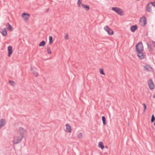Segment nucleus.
Masks as SVG:
<instances>
[{"label": "nucleus", "instance_id": "obj_11", "mask_svg": "<svg viewBox=\"0 0 155 155\" xmlns=\"http://www.w3.org/2000/svg\"><path fill=\"white\" fill-rule=\"evenodd\" d=\"M8 56L10 57L13 53L12 47V46H9L8 47Z\"/></svg>", "mask_w": 155, "mask_h": 155}, {"label": "nucleus", "instance_id": "obj_19", "mask_svg": "<svg viewBox=\"0 0 155 155\" xmlns=\"http://www.w3.org/2000/svg\"><path fill=\"white\" fill-rule=\"evenodd\" d=\"M144 68L147 71H150L153 69L152 68L148 65L144 66Z\"/></svg>", "mask_w": 155, "mask_h": 155}, {"label": "nucleus", "instance_id": "obj_33", "mask_svg": "<svg viewBox=\"0 0 155 155\" xmlns=\"http://www.w3.org/2000/svg\"><path fill=\"white\" fill-rule=\"evenodd\" d=\"M65 38L66 40H68V34H66V35L65 36Z\"/></svg>", "mask_w": 155, "mask_h": 155}, {"label": "nucleus", "instance_id": "obj_32", "mask_svg": "<svg viewBox=\"0 0 155 155\" xmlns=\"http://www.w3.org/2000/svg\"><path fill=\"white\" fill-rule=\"evenodd\" d=\"M150 3L152 4V5L155 7V2H151Z\"/></svg>", "mask_w": 155, "mask_h": 155}, {"label": "nucleus", "instance_id": "obj_38", "mask_svg": "<svg viewBox=\"0 0 155 155\" xmlns=\"http://www.w3.org/2000/svg\"><path fill=\"white\" fill-rule=\"evenodd\" d=\"M50 58H47V59H46V60H48L49 59H50Z\"/></svg>", "mask_w": 155, "mask_h": 155}, {"label": "nucleus", "instance_id": "obj_24", "mask_svg": "<svg viewBox=\"0 0 155 155\" xmlns=\"http://www.w3.org/2000/svg\"><path fill=\"white\" fill-rule=\"evenodd\" d=\"M102 120L103 121V124L104 125H105L106 124V119L105 117L104 116H102Z\"/></svg>", "mask_w": 155, "mask_h": 155}, {"label": "nucleus", "instance_id": "obj_13", "mask_svg": "<svg viewBox=\"0 0 155 155\" xmlns=\"http://www.w3.org/2000/svg\"><path fill=\"white\" fill-rule=\"evenodd\" d=\"M7 29L10 31H12L13 29L12 26L8 23H7L6 25Z\"/></svg>", "mask_w": 155, "mask_h": 155}, {"label": "nucleus", "instance_id": "obj_10", "mask_svg": "<svg viewBox=\"0 0 155 155\" xmlns=\"http://www.w3.org/2000/svg\"><path fill=\"white\" fill-rule=\"evenodd\" d=\"M152 6V4H151L150 2L146 6V11L148 12L151 13L152 12L151 8Z\"/></svg>", "mask_w": 155, "mask_h": 155}, {"label": "nucleus", "instance_id": "obj_5", "mask_svg": "<svg viewBox=\"0 0 155 155\" xmlns=\"http://www.w3.org/2000/svg\"><path fill=\"white\" fill-rule=\"evenodd\" d=\"M143 51H136L137 52V55L140 59H143L146 56L145 53H143Z\"/></svg>", "mask_w": 155, "mask_h": 155}, {"label": "nucleus", "instance_id": "obj_36", "mask_svg": "<svg viewBox=\"0 0 155 155\" xmlns=\"http://www.w3.org/2000/svg\"><path fill=\"white\" fill-rule=\"evenodd\" d=\"M153 97L155 98V93L154 94V95L153 96Z\"/></svg>", "mask_w": 155, "mask_h": 155}, {"label": "nucleus", "instance_id": "obj_2", "mask_svg": "<svg viewBox=\"0 0 155 155\" xmlns=\"http://www.w3.org/2000/svg\"><path fill=\"white\" fill-rule=\"evenodd\" d=\"M77 4L78 6L79 7L81 6L80 5H81L82 7L84 8L85 10L87 11H88L90 9L89 5L82 3L81 2H80V0H78Z\"/></svg>", "mask_w": 155, "mask_h": 155}, {"label": "nucleus", "instance_id": "obj_37", "mask_svg": "<svg viewBox=\"0 0 155 155\" xmlns=\"http://www.w3.org/2000/svg\"><path fill=\"white\" fill-rule=\"evenodd\" d=\"M105 147L106 148H108V147L107 146H105Z\"/></svg>", "mask_w": 155, "mask_h": 155}, {"label": "nucleus", "instance_id": "obj_35", "mask_svg": "<svg viewBox=\"0 0 155 155\" xmlns=\"http://www.w3.org/2000/svg\"><path fill=\"white\" fill-rule=\"evenodd\" d=\"M49 9L48 8V9H47V10H46V12H48L49 11Z\"/></svg>", "mask_w": 155, "mask_h": 155}, {"label": "nucleus", "instance_id": "obj_1", "mask_svg": "<svg viewBox=\"0 0 155 155\" xmlns=\"http://www.w3.org/2000/svg\"><path fill=\"white\" fill-rule=\"evenodd\" d=\"M111 9L120 15L122 16L124 15L123 11L120 8L113 7Z\"/></svg>", "mask_w": 155, "mask_h": 155}, {"label": "nucleus", "instance_id": "obj_14", "mask_svg": "<svg viewBox=\"0 0 155 155\" xmlns=\"http://www.w3.org/2000/svg\"><path fill=\"white\" fill-rule=\"evenodd\" d=\"M2 31L0 33L3 36H5L7 35V31L5 28H3L1 29Z\"/></svg>", "mask_w": 155, "mask_h": 155}, {"label": "nucleus", "instance_id": "obj_17", "mask_svg": "<svg viewBox=\"0 0 155 155\" xmlns=\"http://www.w3.org/2000/svg\"><path fill=\"white\" fill-rule=\"evenodd\" d=\"M66 131L68 133L71 132V127L70 125L68 124H67L66 125Z\"/></svg>", "mask_w": 155, "mask_h": 155}, {"label": "nucleus", "instance_id": "obj_4", "mask_svg": "<svg viewBox=\"0 0 155 155\" xmlns=\"http://www.w3.org/2000/svg\"><path fill=\"white\" fill-rule=\"evenodd\" d=\"M23 138V137L20 135L16 137L13 140V144H18L21 141Z\"/></svg>", "mask_w": 155, "mask_h": 155}, {"label": "nucleus", "instance_id": "obj_12", "mask_svg": "<svg viewBox=\"0 0 155 155\" xmlns=\"http://www.w3.org/2000/svg\"><path fill=\"white\" fill-rule=\"evenodd\" d=\"M6 123V121L5 119L2 118L0 120V129L3 127Z\"/></svg>", "mask_w": 155, "mask_h": 155}, {"label": "nucleus", "instance_id": "obj_21", "mask_svg": "<svg viewBox=\"0 0 155 155\" xmlns=\"http://www.w3.org/2000/svg\"><path fill=\"white\" fill-rule=\"evenodd\" d=\"M49 45H51L53 42V37L51 36H49Z\"/></svg>", "mask_w": 155, "mask_h": 155}, {"label": "nucleus", "instance_id": "obj_15", "mask_svg": "<svg viewBox=\"0 0 155 155\" xmlns=\"http://www.w3.org/2000/svg\"><path fill=\"white\" fill-rule=\"evenodd\" d=\"M137 25H133L130 27L131 31L133 32H134L137 29Z\"/></svg>", "mask_w": 155, "mask_h": 155}, {"label": "nucleus", "instance_id": "obj_27", "mask_svg": "<svg viewBox=\"0 0 155 155\" xmlns=\"http://www.w3.org/2000/svg\"><path fill=\"white\" fill-rule=\"evenodd\" d=\"M155 120V117L154 116L153 114L152 115L151 119V123H153Z\"/></svg>", "mask_w": 155, "mask_h": 155}, {"label": "nucleus", "instance_id": "obj_31", "mask_svg": "<svg viewBox=\"0 0 155 155\" xmlns=\"http://www.w3.org/2000/svg\"><path fill=\"white\" fill-rule=\"evenodd\" d=\"M143 107H144L143 112H145V110L147 108V106H146V104L144 103L143 104Z\"/></svg>", "mask_w": 155, "mask_h": 155}, {"label": "nucleus", "instance_id": "obj_9", "mask_svg": "<svg viewBox=\"0 0 155 155\" xmlns=\"http://www.w3.org/2000/svg\"><path fill=\"white\" fill-rule=\"evenodd\" d=\"M30 15L26 13H23L22 15V17L24 19L25 21H26L29 19Z\"/></svg>", "mask_w": 155, "mask_h": 155}, {"label": "nucleus", "instance_id": "obj_25", "mask_svg": "<svg viewBox=\"0 0 155 155\" xmlns=\"http://www.w3.org/2000/svg\"><path fill=\"white\" fill-rule=\"evenodd\" d=\"M45 42L44 41H42L40 43L39 46L40 47H43L45 45Z\"/></svg>", "mask_w": 155, "mask_h": 155}, {"label": "nucleus", "instance_id": "obj_28", "mask_svg": "<svg viewBox=\"0 0 155 155\" xmlns=\"http://www.w3.org/2000/svg\"><path fill=\"white\" fill-rule=\"evenodd\" d=\"M83 136V134L81 133H79L78 135V138L80 139Z\"/></svg>", "mask_w": 155, "mask_h": 155}, {"label": "nucleus", "instance_id": "obj_22", "mask_svg": "<svg viewBox=\"0 0 155 155\" xmlns=\"http://www.w3.org/2000/svg\"><path fill=\"white\" fill-rule=\"evenodd\" d=\"M46 48L47 50L48 53L49 54H51L52 52L50 46L48 45L47 46Z\"/></svg>", "mask_w": 155, "mask_h": 155}, {"label": "nucleus", "instance_id": "obj_8", "mask_svg": "<svg viewBox=\"0 0 155 155\" xmlns=\"http://www.w3.org/2000/svg\"><path fill=\"white\" fill-rule=\"evenodd\" d=\"M19 131L20 134V136L22 137H24V134L26 131V130L24 129L22 127H20L19 128Z\"/></svg>", "mask_w": 155, "mask_h": 155}, {"label": "nucleus", "instance_id": "obj_29", "mask_svg": "<svg viewBox=\"0 0 155 155\" xmlns=\"http://www.w3.org/2000/svg\"><path fill=\"white\" fill-rule=\"evenodd\" d=\"M100 74H101L104 75L105 74L104 71L103 69L102 68H101L100 69Z\"/></svg>", "mask_w": 155, "mask_h": 155}, {"label": "nucleus", "instance_id": "obj_40", "mask_svg": "<svg viewBox=\"0 0 155 155\" xmlns=\"http://www.w3.org/2000/svg\"><path fill=\"white\" fill-rule=\"evenodd\" d=\"M137 1H140V0H136Z\"/></svg>", "mask_w": 155, "mask_h": 155}, {"label": "nucleus", "instance_id": "obj_6", "mask_svg": "<svg viewBox=\"0 0 155 155\" xmlns=\"http://www.w3.org/2000/svg\"><path fill=\"white\" fill-rule=\"evenodd\" d=\"M147 19L145 17H143L141 18L140 20V24L142 26H145L147 24Z\"/></svg>", "mask_w": 155, "mask_h": 155}, {"label": "nucleus", "instance_id": "obj_7", "mask_svg": "<svg viewBox=\"0 0 155 155\" xmlns=\"http://www.w3.org/2000/svg\"><path fill=\"white\" fill-rule=\"evenodd\" d=\"M148 86L149 88L151 90L153 89L154 88V85L151 79H150L149 81Z\"/></svg>", "mask_w": 155, "mask_h": 155}, {"label": "nucleus", "instance_id": "obj_23", "mask_svg": "<svg viewBox=\"0 0 155 155\" xmlns=\"http://www.w3.org/2000/svg\"><path fill=\"white\" fill-rule=\"evenodd\" d=\"M107 32L108 34L109 35H113L114 34V32L110 28H109V29L107 31Z\"/></svg>", "mask_w": 155, "mask_h": 155}, {"label": "nucleus", "instance_id": "obj_39", "mask_svg": "<svg viewBox=\"0 0 155 155\" xmlns=\"http://www.w3.org/2000/svg\"><path fill=\"white\" fill-rule=\"evenodd\" d=\"M154 125L155 126V121L154 123Z\"/></svg>", "mask_w": 155, "mask_h": 155}, {"label": "nucleus", "instance_id": "obj_3", "mask_svg": "<svg viewBox=\"0 0 155 155\" xmlns=\"http://www.w3.org/2000/svg\"><path fill=\"white\" fill-rule=\"evenodd\" d=\"M136 51H143V46L142 42L138 43L136 45Z\"/></svg>", "mask_w": 155, "mask_h": 155}, {"label": "nucleus", "instance_id": "obj_26", "mask_svg": "<svg viewBox=\"0 0 155 155\" xmlns=\"http://www.w3.org/2000/svg\"><path fill=\"white\" fill-rule=\"evenodd\" d=\"M9 83L10 85H11L12 86H14L15 85V82L13 81H9Z\"/></svg>", "mask_w": 155, "mask_h": 155}, {"label": "nucleus", "instance_id": "obj_18", "mask_svg": "<svg viewBox=\"0 0 155 155\" xmlns=\"http://www.w3.org/2000/svg\"><path fill=\"white\" fill-rule=\"evenodd\" d=\"M147 48L149 49L150 51H153V48L151 44H149L148 42H147Z\"/></svg>", "mask_w": 155, "mask_h": 155}, {"label": "nucleus", "instance_id": "obj_20", "mask_svg": "<svg viewBox=\"0 0 155 155\" xmlns=\"http://www.w3.org/2000/svg\"><path fill=\"white\" fill-rule=\"evenodd\" d=\"M98 146L99 147L102 149H103L104 148L103 143L102 142H99Z\"/></svg>", "mask_w": 155, "mask_h": 155}, {"label": "nucleus", "instance_id": "obj_34", "mask_svg": "<svg viewBox=\"0 0 155 155\" xmlns=\"http://www.w3.org/2000/svg\"><path fill=\"white\" fill-rule=\"evenodd\" d=\"M152 44L154 46L155 48V41H152Z\"/></svg>", "mask_w": 155, "mask_h": 155}, {"label": "nucleus", "instance_id": "obj_30", "mask_svg": "<svg viewBox=\"0 0 155 155\" xmlns=\"http://www.w3.org/2000/svg\"><path fill=\"white\" fill-rule=\"evenodd\" d=\"M109 28H110L107 26H105L104 28V29L107 31L109 29Z\"/></svg>", "mask_w": 155, "mask_h": 155}, {"label": "nucleus", "instance_id": "obj_16", "mask_svg": "<svg viewBox=\"0 0 155 155\" xmlns=\"http://www.w3.org/2000/svg\"><path fill=\"white\" fill-rule=\"evenodd\" d=\"M37 69H35V70H34L33 69V68L32 67L31 68V70L32 71V74H33L34 76L35 77H37L38 76V72L36 71Z\"/></svg>", "mask_w": 155, "mask_h": 155}]
</instances>
